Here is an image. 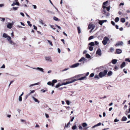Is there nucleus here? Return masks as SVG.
I'll use <instances>...</instances> for the list:
<instances>
[{"label":"nucleus","instance_id":"obj_1","mask_svg":"<svg viewBox=\"0 0 130 130\" xmlns=\"http://www.w3.org/2000/svg\"><path fill=\"white\" fill-rule=\"evenodd\" d=\"M102 7L103 8L102 10L103 13L107 17L109 16L110 14L109 13L108 11L110 8V6H109L107 7L106 6H103Z\"/></svg>","mask_w":130,"mask_h":130},{"label":"nucleus","instance_id":"obj_2","mask_svg":"<svg viewBox=\"0 0 130 130\" xmlns=\"http://www.w3.org/2000/svg\"><path fill=\"white\" fill-rule=\"evenodd\" d=\"M107 71L106 70H104L103 71L99 73V76L100 78H102L106 75Z\"/></svg>","mask_w":130,"mask_h":130},{"label":"nucleus","instance_id":"obj_3","mask_svg":"<svg viewBox=\"0 0 130 130\" xmlns=\"http://www.w3.org/2000/svg\"><path fill=\"white\" fill-rule=\"evenodd\" d=\"M109 38L106 37H105L103 39V40L102 41V42L103 44L104 45H106L107 43V42L109 40Z\"/></svg>","mask_w":130,"mask_h":130},{"label":"nucleus","instance_id":"obj_4","mask_svg":"<svg viewBox=\"0 0 130 130\" xmlns=\"http://www.w3.org/2000/svg\"><path fill=\"white\" fill-rule=\"evenodd\" d=\"M89 74V72H88L86 74V76L83 77H82L78 79V80H83L85 79H86V76H88Z\"/></svg>","mask_w":130,"mask_h":130},{"label":"nucleus","instance_id":"obj_5","mask_svg":"<svg viewBox=\"0 0 130 130\" xmlns=\"http://www.w3.org/2000/svg\"><path fill=\"white\" fill-rule=\"evenodd\" d=\"M95 27V26L94 24H90V32L93 31Z\"/></svg>","mask_w":130,"mask_h":130},{"label":"nucleus","instance_id":"obj_6","mask_svg":"<svg viewBox=\"0 0 130 130\" xmlns=\"http://www.w3.org/2000/svg\"><path fill=\"white\" fill-rule=\"evenodd\" d=\"M36 96H37V95L36 94H35L34 95V96H32V98L33 99V100L35 102H37L38 104H39L40 103V101L35 97V96L36 97Z\"/></svg>","mask_w":130,"mask_h":130},{"label":"nucleus","instance_id":"obj_7","mask_svg":"<svg viewBox=\"0 0 130 130\" xmlns=\"http://www.w3.org/2000/svg\"><path fill=\"white\" fill-rule=\"evenodd\" d=\"M45 59L46 61L50 62H52V58L50 56L45 57Z\"/></svg>","mask_w":130,"mask_h":130},{"label":"nucleus","instance_id":"obj_8","mask_svg":"<svg viewBox=\"0 0 130 130\" xmlns=\"http://www.w3.org/2000/svg\"><path fill=\"white\" fill-rule=\"evenodd\" d=\"M79 64V63H76L70 66V68H74L78 67Z\"/></svg>","mask_w":130,"mask_h":130},{"label":"nucleus","instance_id":"obj_9","mask_svg":"<svg viewBox=\"0 0 130 130\" xmlns=\"http://www.w3.org/2000/svg\"><path fill=\"white\" fill-rule=\"evenodd\" d=\"M31 68L33 69H36L40 71L41 72H44V71L43 69L41 68L37 67V68Z\"/></svg>","mask_w":130,"mask_h":130},{"label":"nucleus","instance_id":"obj_10","mask_svg":"<svg viewBox=\"0 0 130 130\" xmlns=\"http://www.w3.org/2000/svg\"><path fill=\"white\" fill-rule=\"evenodd\" d=\"M123 44V42L122 41H118L117 42L115 46H119L122 45Z\"/></svg>","mask_w":130,"mask_h":130},{"label":"nucleus","instance_id":"obj_11","mask_svg":"<svg viewBox=\"0 0 130 130\" xmlns=\"http://www.w3.org/2000/svg\"><path fill=\"white\" fill-rule=\"evenodd\" d=\"M99 23L101 25H102L104 23L106 22H107V20H99Z\"/></svg>","mask_w":130,"mask_h":130},{"label":"nucleus","instance_id":"obj_12","mask_svg":"<svg viewBox=\"0 0 130 130\" xmlns=\"http://www.w3.org/2000/svg\"><path fill=\"white\" fill-rule=\"evenodd\" d=\"M83 61L84 62H86L87 61V59L83 57H82L79 60V62Z\"/></svg>","mask_w":130,"mask_h":130},{"label":"nucleus","instance_id":"obj_13","mask_svg":"<svg viewBox=\"0 0 130 130\" xmlns=\"http://www.w3.org/2000/svg\"><path fill=\"white\" fill-rule=\"evenodd\" d=\"M13 24L12 23H8L7 25V27L9 29L12 28Z\"/></svg>","mask_w":130,"mask_h":130},{"label":"nucleus","instance_id":"obj_14","mask_svg":"<svg viewBox=\"0 0 130 130\" xmlns=\"http://www.w3.org/2000/svg\"><path fill=\"white\" fill-rule=\"evenodd\" d=\"M96 53L98 54L99 56L101 55V50L100 48L98 49L96 51Z\"/></svg>","mask_w":130,"mask_h":130},{"label":"nucleus","instance_id":"obj_15","mask_svg":"<svg viewBox=\"0 0 130 130\" xmlns=\"http://www.w3.org/2000/svg\"><path fill=\"white\" fill-rule=\"evenodd\" d=\"M116 52L118 54H119L121 53L122 50L120 49H117L116 50Z\"/></svg>","mask_w":130,"mask_h":130},{"label":"nucleus","instance_id":"obj_16","mask_svg":"<svg viewBox=\"0 0 130 130\" xmlns=\"http://www.w3.org/2000/svg\"><path fill=\"white\" fill-rule=\"evenodd\" d=\"M125 66V62H123L121 64L120 66V68L121 69L123 67Z\"/></svg>","mask_w":130,"mask_h":130},{"label":"nucleus","instance_id":"obj_17","mask_svg":"<svg viewBox=\"0 0 130 130\" xmlns=\"http://www.w3.org/2000/svg\"><path fill=\"white\" fill-rule=\"evenodd\" d=\"M40 84V82H39L35 84H31L30 85V86H29V87H31L32 86H33L38 85H39Z\"/></svg>","mask_w":130,"mask_h":130},{"label":"nucleus","instance_id":"obj_18","mask_svg":"<svg viewBox=\"0 0 130 130\" xmlns=\"http://www.w3.org/2000/svg\"><path fill=\"white\" fill-rule=\"evenodd\" d=\"M101 124H102L100 122V123H98L97 124L95 125L94 126H93L92 127V128H94L95 127L99 126L100 125H101Z\"/></svg>","mask_w":130,"mask_h":130},{"label":"nucleus","instance_id":"obj_19","mask_svg":"<svg viewBox=\"0 0 130 130\" xmlns=\"http://www.w3.org/2000/svg\"><path fill=\"white\" fill-rule=\"evenodd\" d=\"M117 60L116 59H113L112 61V63L113 64H115L117 62Z\"/></svg>","mask_w":130,"mask_h":130},{"label":"nucleus","instance_id":"obj_20","mask_svg":"<svg viewBox=\"0 0 130 130\" xmlns=\"http://www.w3.org/2000/svg\"><path fill=\"white\" fill-rule=\"evenodd\" d=\"M10 44L11 45H15L16 44L15 43H14L12 40H11L9 42Z\"/></svg>","mask_w":130,"mask_h":130},{"label":"nucleus","instance_id":"obj_21","mask_svg":"<svg viewBox=\"0 0 130 130\" xmlns=\"http://www.w3.org/2000/svg\"><path fill=\"white\" fill-rule=\"evenodd\" d=\"M127 120V118L125 117H123L122 118L121 121H125Z\"/></svg>","mask_w":130,"mask_h":130},{"label":"nucleus","instance_id":"obj_22","mask_svg":"<svg viewBox=\"0 0 130 130\" xmlns=\"http://www.w3.org/2000/svg\"><path fill=\"white\" fill-rule=\"evenodd\" d=\"M70 84L69 82H67L66 83H63L61 84V85L62 86L63 85H66L67 84Z\"/></svg>","mask_w":130,"mask_h":130},{"label":"nucleus","instance_id":"obj_23","mask_svg":"<svg viewBox=\"0 0 130 130\" xmlns=\"http://www.w3.org/2000/svg\"><path fill=\"white\" fill-rule=\"evenodd\" d=\"M7 38V40L9 42L11 40V38L9 36H8Z\"/></svg>","mask_w":130,"mask_h":130},{"label":"nucleus","instance_id":"obj_24","mask_svg":"<svg viewBox=\"0 0 130 130\" xmlns=\"http://www.w3.org/2000/svg\"><path fill=\"white\" fill-rule=\"evenodd\" d=\"M18 8V7H13L12 8H11V10H12V9L14 11H15L16 10H17Z\"/></svg>","mask_w":130,"mask_h":130},{"label":"nucleus","instance_id":"obj_25","mask_svg":"<svg viewBox=\"0 0 130 130\" xmlns=\"http://www.w3.org/2000/svg\"><path fill=\"white\" fill-rule=\"evenodd\" d=\"M8 36L7 35L6 33H4L3 36V37L5 38H7V37Z\"/></svg>","mask_w":130,"mask_h":130},{"label":"nucleus","instance_id":"obj_26","mask_svg":"<svg viewBox=\"0 0 130 130\" xmlns=\"http://www.w3.org/2000/svg\"><path fill=\"white\" fill-rule=\"evenodd\" d=\"M121 22L124 23L125 22V19L124 18H122L121 19Z\"/></svg>","mask_w":130,"mask_h":130},{"label":"nucleus","instance_id":"obj_27","mask_svg":"<svg viewBox=\"0 0 130 130\" xmlns=\"http://www.w3.org/2000/svg\"><path fill=\"white\" fill-rule=\"evenodd\" d=\"M53 19L54 20L56 21L60 20L58 18L55 17H53Z\"/></svg>","mask_w":130,"mask_h":130},{"label":"nucleus","instance_id":"obj_28","mask_svg":"<svg viewBox=\"0 0 130 130\" xmlns=\"http://www.w3.org/2000/svg\"><path fill=\"white\" fill-rule=\"evenodd\" d=\"M77 80H78V79H75L73 80L72 81H70L69 82L70 83H70H73L74 82L76 81Z\"/></svg>","mask_w":130,"mask_h":130},{"label":"nucleus","instance_id":"obj_29","mask_svg":"<svg viewBox=\"0 0 130 130\" xmlns=\"http://www.w3.org/2000/svg\"><path fill=\"white\" fill-rule=\"evenodd\" d=\"M119 19L118 17H116L115 20V21L116 22H118L119 20Z\"/></svg>","mask_w":130,"mask_h":130},{"label":"nucleus","instance_id":"obj_30","mask_svg":"<svg viewBox=\"0 0 130 130\" xmlns=\"http://www.w3.org/2000/svg\"><path fill=\"white\" fill-rule=\"evenodd\" d=\"M83 75V74H80L76 76L75 77L79 78L80 77V76H82Z\"/></svg>","mask_w":130,"mask_h":130},{"label":"nucleus","instance_id":"obj_31","mask_svg":"<svg viewBox=\"0 0 130 130\" xmlns=\"http://www.w3.org/2000/svg\"><path fill=\"white\" fill-rule=\"evenodd\" d=\"M82 125L83 127H85L87 126V124L86 123H84L82 124Z\"/></svg>","mask_w":130,"mask_h":130},{"label":"nucleus","instance_id":"obj_32","mask_svg":"<svg viewBox=\"0 0 130 130\" xmlns=\"http://www.w3.org/2000/svg\"><path fill=\"white\" fill-rule=\"evenodd\" d=\"M47 41L48 42V43H49L50 44L51 46H52L53 45V44H52V42L51 41H50V40H47Z\"/></svg>","mask_w":130,"mask_h":130},{"label":"nucleus","instance_id":"obj_33","mask_svg":"<svg viewBox=\"0 0 130 130\" xmlns=\"http://www.w3.org/2000/svg\"><path fill=\"white\" fill-rule=\"evenodd\" d=\"M108 3V1H106L105 2H104L103 3V6H107V4Z\"/></svg>","mask_w":130,"mask_h":130},{"label":"nucleus","instance_id":"obj_34","mask_svg":"<svg viewBox=\"0 0 130 130\" xmlns=\"http://www.w3.org/2000/svg\"><path fill=\"white\" fill-rule=\"evenodd\" d=\"M112 74V72L111 71H109L108 72L107 75L108 76H110Z\"/></svg>","mask_w":130,"mask_h":130},{"label":"nucleus","instance_id":"obj_35","mask_svg":"<svg viewBox=\"0 0 130 130\" xmlns=\"http://www.w3.org/2000/svg\"><path fill=\"white\" fill-rule=\"evenodd\" d=\"M77 30L78 34H80V29L79 27H77Z\"/></svg>","mask_w":130,"mask_h":130},{"label":"nucleus","instance_id":"obj_36","mask_svg":"<svg viewBox=\"0 0 130 130\" xmlns=\"http://www.w3.org/2000/svg\"><path fill=\"white\" fill-rule=\"evenodd\" d=\"M39 23H41L42 25H43L44 24V23L43 22V21L42 20H41V19L40 20H39Z\"/></svg>","mask_w":130,"mask_h":130},{"label":"nucleus","instance_id":"obj_37","mask_svg":"<svg viewBox=\"0 0 130 130\" xmlns=\"http://www.w3.org/2000/svg\"><path fill=\"white\" fill-rule=\"evenodd\" d=\"M99 76L98 75H95L94 77L95 78H97L98 79H99Z\"/></svg>","mask_w":130,"mask_h":130},{"label":"nucleus","instance_id":"obj_38","mask_svg":"<svg viewBox=\"0 0 130 130\" xmlns=\"http://www.w3.org/2000/svg\"><path fill=\"white\" fill-rule=\"evenodd\" d=\"M57 82V81L56 80L54 79L52 80V83H53L54 84V83H56Z\"/></svg>","mask_w":130,"mask_h":130},{"label":"nucleus","instance_id":"obj_39","mask_svg":"<svg viewBox=\"0 0 130 130\" xmlns=\"http://www.w3.org/2000/svg\"><path fill=\"white\" fill-rule=\"evenodd\" d=\"M61 86V84L59 83L56 86V88H58L59 87Z\"/></svg>","mask_w":130,"mask_h":130},{"label":"nucleus","instance_id":"obj_40","mask_svg":"<svg viewBox=\"0 0 130 130\" xmlns=\"http://www.w3.org/2000/svg\"><path fill=\"white\" fill-rule=\"evenodd\" d=\"M16 2H13L12 4L11 5V6H14L15 5H16Z\"/></svg>","mask_w":130,"mask_h":130},{"label":"nucleus","instance_id":"obj_41","mask_svg":"<svg viewBox=\"0 0 130 130\" xmlns=\"http://www.w3.org/2000/svg\"><path fill=\"white\" fill-rule=\"evenodd\" d=\"M114 50V48L112 47H111L110 48V51L111 52H112Z\"/></svg>","mask_w":130,"mask_h":130},{"label":"nucleus","instance_id":"obj_42","mask_svg":"<svg viewBox=\"0 0 130 130\" xmlns=\"http://www.w3.org/2000/svg\"><path fill=\"white\" fill-rule=\"evenodd\" d=\"M76 128V125H75L72 127V129L73 130H74Z\"/></svg>","mask_w":130,"mask_h":130},{"label":"nucleus","instance_id":"obj_43","mask_svg":"<svg viewBox=\"0 0 130 130\" xmlns=\"http://www.w3.org/2000/svg\"><path fill=\"white\" fill-rule=\"evenodd\" d=\"M86 58H89V55L88 54H86Z\"/></svg>","mask_w":130,"mask_h":130},{"label":"nucleus","instance_id":"obj_44","mask_svg":"<svg viewBox=\"0 0 130 130\" xmlns=\"http://www.w3.org/2000/svg\"><path fill=\"white\" fill-rule=\"evenodd\" d=\"M0 19H1V21H2L3 22H4L5 20V18H0Z\"/></svg>","mask_w":130,"mask_h":130},{"label":"nucleus","instance_id":"obj_45","mask_svg":"<svg viewBox=\"0 0 130 130\" xmlns=\"http://www.w3.org/2000/svg\"><path fill=\"white\" fill-rule=\"evenodd\" d=\"M19 100L20 102H21L22 101V98L21 96H19Z\"/></svg>","mask_w":130,"mask_h":130},{"label":"nucleus","instance_id":"obj_46","mask_svg":"<svg viewBox=\"0 0 130 130\" xmlns=\"http://www.w3.org/2000/svg\"><path fill=\"white\" fill-rule=\"evenodd\" d=\"M94 43L93 42H92L91 43H90V45L93 46L94 45Z\"/></svg>","mask_w":130,"mask_h":130},{"label":"nucleus","instance_id":"obj_47","mask_svg":"<svg viewBox=\"0 0 130 130\" xmlns=\"http://www.w3.org/2000/svg\"><path fill=\"white\" fill-rule=\"evenodd\" d=\"M119 121V120H118L116 119L114 120V122H117Z\"/></svg>","mask_w":130,"mask_h":130},{"label":"nucleus","instance_id":"obj_48","mask_svg":"<svg viewBox=\"0 0 130 130\" xmlns=\"http://www.w3.org/2000/svg\"><path fill=\"white\" fill-rule=\"evenodd\" d=\"M1 68L4 69L5 68V66L4 64H3L2 66L1 67Z\"/></svg>","mask_w":130,"mask_h":130},{"label":"nucleus","instance_id":"obj_49","mask_svg":"<svg viewBox=\"0 0 130 130\" xmlns=\"http://www.w3.org/2000/svg\"><path fill=\"white\" fill-rule=\"evenodd\" d=\"M55 26L56 27H57L58 28H59V29H61V28L59 26L57 25H55Z\"/></svg>","mask_w":130,"mask_h":130},{"label":"nucleus","instance_id":"obj_50","mask_svg":"<svg viewBox=\"0 0 130 130\" xmlns=\"http://www.w3.org/2000/svg\"><path fill=\"white\" fill-rule=\"evenodd\" d=\"M125 61H126L129 62H130V60L128 58H126L125 60Z\"/></svg>","mask_w":130,"mask_h":130},{"label":"nucleus","instance_id":"obj_51","mask_svg":"<svg viewBox=\"0 0 130 130\" xmlns=\"http://www.w3.org/2000/svg\"><path fill=\"white\" fill-rule=\"evenodd\" d=\"M51 82H48L47 83V84L49 85H51Z\"/></svg>","mask_w":130,"mask_h":130},{"label":"nucleus","instance_id":"obj_52","mask_svg":"<svg viewBox=\"0 0 130 130\" xmlns=\"http://www.w3.org/2000/svg\"><path fill=\"white\" fill-rule=\"evenodd\" d=\"M70 124V122H68V123L67 125L66 126V125L65 126V127H67Z\"/></svg>","mask_w":130,"mask_h":130},{"label":"nucleus","instance_id":"obj_53","mask_svg":"<svg viewBox=\"0 0 130 130\" xmlns=\"http://www.w3.org/2000/svg\"><path fill=\"white\" fill-rule=\"evenodd\" d=\"M20 14L23 17H24L25 16L23 12H21L20 13Z\"/></svg>","mask_w":130,"mask_h":130},{"label":"nucleus","instance_id":"obj_54","mask_svg":"<svg viewBox=\"0 0 130 130\" xmlns=\"http://www.w3.org/2000/svg\"><path fill=\"white\" fill-rule=\"evenodd\" d=\"M66 103L68 105H69L70 104V102L69 100H67L66 101Z\"/></svg>","mask_w":130,"mask_h":130},{"label":"nucleus","instance_id":"obj_55","mask_svg":"<svg viewBox=\"0 0 130 130\" xmlns=\"http://www.w3.org/2000/svg\"><path fill=\"white\" fill-rule=\"evenodd\" d=\"M78 127H79V129H81V130L83 128L80 125H79V126H78Z\"/></svg>","mask_w":130,"mask_h":130},{"label":"nucleus","instance_id":"obj_56","mask_svg":"<svg viewBox=\"0 0 130 130\" xmlns=\"http://www.w3.org/2000/svg\"><path fill=\"white\" fill-rule=\"evenodd\" d=\"M94 75V73H92L90 75V77H92Z\"/></svg>","mask_w":130,"mask_h":130},{"label":"nucleus","instance_id":"obj_57","mask_svg":"<svg viewBox=\"0 0 130 130\" xmlns=\"http://www.w3.org/2000/svg\"><path fill=\"white\" fill-rule=\"evenodd\" d=\"M93 49V47L91 46H90V51H92Z\"/></svg>","mask_w":130,"mask_h":130},{"label":"nucleus","instance_id":"obj_58","mask_svg":"<svg viewBox=\"0 0 130 130\" xmlns=\"http://www.w3.org/2000/svg\"><path fill=\"white\" fill-rule=\"evenodd\" d=\"M111 24L113 25L114 26L115 25V22L113 21H111Z\"/></svg>","mask_w":130,"mask_h":130},{"label":"nucleus","instance_id":"obj_59","mask_svg":"<svg viewBox=\"0 0 130 130\" xmlns=\"http://www.w3.org/2000/svg\"><path fill=\"white\" fill-rule=\"evenodd\" d=\"M114 69L116 70H117L118 69V67L116 66H115L114 67Z\"/></svg>","mask_w":130,"mask_h":130},{"label":"nucleus","instance_id":"obj_60","mask_svg":"<svg viewBox=\"0 0 130 130\" xmlns=\"http://www.w3.org/2000/svg\"><path fill=\"white\" fill-rule=\"evenodd\" d=\"M45 116L47 118H48L49 117V116L46 113L45 114Z\"/></svg>","mask_w":130,"mask_h":130},{"label":"nucleus","instance_id":"obj_61","mask_svg":"<svg viewBox=\"0 0 130 130\" xmlns=\"http://www.w3.org/2000/svg\"><path fill=\"white\" fill-rule=\"evenodd\" d=\"M33 26L34 27V29L36 30L37 29V27H36V26H35L34 25Z\"/></svg>","mask_w":130,"mask_h":130},{"label":"nucleus","instance_id":"obj_62","mask_svg":"<svg viewBox=\"0 0 130 130\" xmlns=\"http://www.w3.org/2000/svg\"><path fill=\"white\" fill-rule=\"evenodd\" d=\"M58 52L59 53H60L61 52L59 48L57 49Z\"/></svg>","mask_w":130,"mask_h":130},{"label":"nucleus","instance_id":"obj_63","mask_svg":"<svg viewBox=\"0 0 130 130\" xmlns=\"http://www.w3.org/2000/svg\"><path fill=\"white\" fill-rule=\"evenodd\" d=\"M127 106L126 105H124V109H126L127 107Z\"/></svg>","mask_w":130,"mask_h":130},{"label":"nucleus","instance_id":"obj_64","mask_svg":"<svg viewBox=\"0 0 130 130\" xmlns=\"http://www.w3.org/2000/svg\"><path fill=\"white\" fill-rule=\"evenodd\" d=\"M94 36H90V40L93 39L94 38Z\"/></svg>","mask_w":130,"mask_h":130}]
</instances>
